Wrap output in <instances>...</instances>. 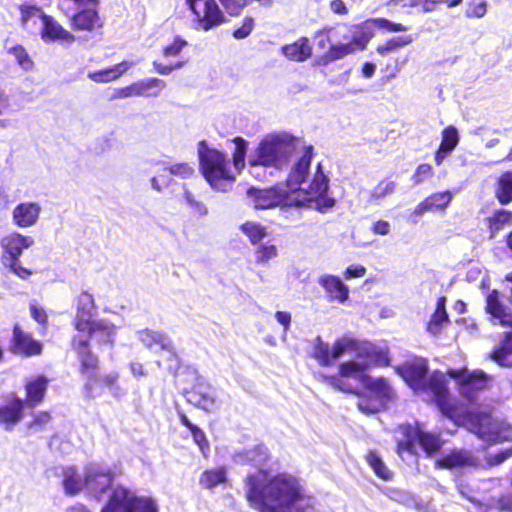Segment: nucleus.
<instances>
[{
  "label": "nucleus",
  "instance_id": "1",
  "mask_svg": "<svg viewBox=\"0 0 512 512\" xmlns=\"http://www.w3.org/2000/svg\"><path fill=\"white\" fill-rule=\"evenodd\" d=\"M427 362L415 359L398 369L405 382L417 394L426 395L435 401L441 413L457 425L465 426L469 431L488 443H497L512 439V427L504 421L492 419L486 412H476L451 401L447 389V380L443 373L434 372L429 378Z\"/></svg>",
  "mask_w": 512,
  "mask_h": 512
},
{
  "label": "nucleus",
  "instance_id": "2",
  "mask_svg": "<svg viewBox=\"0 0 512 512\" xmlns=\"http://www.w3.org/2000/svg\"><path fill=\"white\" fill-rule=\"evenodd\" d=\"M244 487L249 505L258 512H310L315 507V498L290 473L259 469L246 476Z\"/></svg>",
  "mask_w": 512,
  "mask_h": 512
},
{
  "label": "nucleus",
  "instance_id": "3",
  "mask_svg": "<svg viewBox=\"0 0 512 512\" xmlns=\"http://www.w3.org/2000/svg\"><path fill=\"white\" fill-rule=\"evenodd\" d=\"M346 353L354 355V359L341 363L338 374L324 377L329 385L343 392L355 391V387L350 383V377H360L365 368L388 364L386 352L370 342L342 337L330 347L319 336L313 341L312 357L320 366H331L336 359Z\"/></svg>",
  "mask_w": 512,
  "mask_h": 512
},
{
  "label": "nucleus",
  "instance_id": "4",
  "mask_svg": "<svg viewBox=\"0 0 512 512\" xmlns=\"http://www.w3.org/2000/svg\"><path fill=\"white\" fill-rule=\"evenodd\" d=\"M312 146L303 147V153L297 162L291 167L286 180V188L290 194L299 195V192H307L301 207H308L320 212H325L333 207L335 200L328 196V178L322 171L320 163L317 164L312 174L310 165L312 160Z\"/></svg>",
  "mask_w": 512,
  "mask_h": 512
},
{
  "label": "nucleus",
  "instance_id": "5",
  "mask_svg": "<svg viewBox=\"0 0 512 512\" xmlns=\"http://www.w3.org/2000/svg\"><path fill=\"white\" fill-rule=\"evenodd\" d=\"M300 141L288 133L266 135L249 156L251 167L264 166L282 169L299 149Z\"/></svg>",
  "mask_w": 512,
  "mask_h": 512
},
{
  "label": "nucleus",
  "instance_id": "6",
  "mask_svg": "<svg viewBox=\"0 0 512 512\" xmlns=\"http://www.w3.org/2000/svg\"><path fill=\"white\" fill-rule=\"evenodd\" d=\"M198 157L200 170L211 188L219 192L231 190L237 173L231 168L227 155L201 141Z\"/></svg>",
  "mask_w": 512,
  "mask_h": 512
},
{
  "label": "nucleus",
  "instance_id": "7",
  "mask_svg": "<svg viewBox=\"0 0 512 512\" xmlns=\"http://www.w3.org/2000/svg\"><path fill=\"white\" fill-rule=\"evenodd\" d=\"M370 368H365L360 377H350V383L355 387L353 393H357L361 384L365 393L359 398L357 406L359 410L367 415L375 414L384 409L389 401L394 398V390L383 378H373L366 374Z\"/></svg>",
  "mask_w": 512,
  "mask_h": 512
},
{
  "label": "nucleus",
  "instance_id": "8",
  "mask_svg": "<svg viewBox=\"0 0 512 512\" xmlns=\"http://www.w3.org/2000/svg\"><path fill=\"white\" fill-rule=\"evenodd\" d=\"M373 19H369L359 25H341L333 32V38L342 39V45L332 49L330 58H344L357 50H364L373 37Z\"/></svg>",
  "mask_w": 512,
  "mask_h": 512
},
{
  "label": "nucleus",
  "instance_id": "9",
  "mask_svg": "<svg viewBox=\"0 0 512 512\" xmlns=\"http://www.w3.org/2000/svg\"><path fill=\"white\" fill-rule=\"evenodd\" d=\"M156 500L150 496L137 495L124 486H116L101 512H158Z\"/></svg>",
  "mask_w": 512,
  "mask_h": 512
},
{
  "label": "nucleus",
  "instance_id": "10",
  "mask_svg": "<svg viewBox=\"0 0 512 512\" xmlns=\"http://www.w3.org/2000/svg\"><path fill=\"white\" fill-rule=\"evenodd\" d=\"M59 8L71 18L77 30L93 31L102 26L98 15V0H60Z\"/></svg>",
  "mask_w": 512,
  "mask_h": 512
},
{
  "label": "nucleus",
  "instance_id": "11",
  "mask_svg": "<svg viewBox=\"0 0 512 512\" xmlns=\"http://www.w3.org/2000/svg\"><path fill=\"white\" fill-rule=\"evenodd\" d=\"M307 192H299L298 196L290 194L288 190L279 187H270L267 189L250 188L248 190V198L255 209L265 210L278 206H297L304 203Z\"/></svg>",
  "mask_w": 512,
  "mask_h": 512
},
{
  "label": "nucleus",
  "instance_id": "12",
  "mask_svg": "<svg viewBox=\"0 0 512 512\" xmlns=\"http://www.w3.org/2000/svg\"><path fill=\"white\" fill-rule=\"evenodd\" d=\"M399 430L403 436L398 440V454L401 457H403L404 452L416 454L418 446L427 455H432L441 448L440 439L433 434L422 432L410 425L401 426Z\"/></svg>",
  "mask_w": 512,
  "mask_h": 512
},
{
  "label": "nucleus",
  "instance_id": "13",
  "mask_svg": "<svg viewBox=\"0 0 512 512\" xmlns=\"http://www.w3.org/2000/svg\"><path fill=\"white\" fill-rule=\"evenodd\" d=\"M185 4L193 14V22L199 30L209 31L226 21L216 0H185Z\"/></svg>",
  "mask_w": 512,
  "mask_h": 512
},
{
  "label": "nucleus",
  "instance_id": "14",
  "mask_svg": "<svg viewBox=\"0 0 512 512\" xmlns=\"http://www.w3.org/2000/svg\"><path fill=\"white\" fill-rule=\"evenodd\" d=\"M451 378L457 380L461 395L471 404L477 402V393L487 386V375L479 370L468 371L467 369L448 371Z\"/></svg>",
  "mask_w": 512,
  "mask_h": 512
},
{
  "label": "nucleus",
  "instance_id": "15",
  "mask_svg": "<svg viewBox=\"0 0 512 512\" xmlns=\"http://www.w3.org/2000/svg\"><path fill=\"white\" fill-rule=\"evenodd\" d=\"M115 473L110 467L98 463H90L86 466L87 491L94 497H100L111 487Z\"/></svg>",
  "mask_w": 512,
  "mask_h": 512
},
{
  "label": "nucleus",
  "instance_id": "16",
  "mask_svg": "<svg viewBox=\"0 0 512 512\" xmlns=\"http://www.w3.org/2000/svg\"><path fill=\"white\" fill-rule=\"evenodd\" d=\"M166 83L159 78H145L117 90V98L158 97Z\"/></svg>",
  "mask_w": 512,
  "mask_h": 512
},
{
  "label": "nucleus",
  "instance_id": "17",
  "mask_svg": "<svg viewBox=\"0 0 512 512\" xmlns=\"http://www.w3.org/2000/svg\"><path fill=\"white\" fill-rule=\"evenodd\" d=\"M25 402L15 394H9L0 399V424L5 425L7 430L21 421Z\"/></svg>",
  "mask_w": 512,
  "mask_h": 512
},
{
  "label": "nucleus",
  "instance_id": "18",
  "mask_svg": "<svg viewBox=\"0 0 512 512\" xmlns=\"http://www.w3.org/2000/svg\"><path fill=\"white\" fill-rule=\"evenodd\" d=\"M34 244V239L31 236L22 235L14 232L0 240V246L3 249L1 255V262L8 260H17L22 255L24 249H28Z\"/></svg>",
  "mask_w": 512,
  "mask_h": 512
},
{
  "label": "nucleus",
  "instance_id": "19",
  "mask_svg": "<svg viewBox=\"0 0 512 512\" xmlns=\"http://www.w3.org/2000/svg\"><path fill=\"white\" fill-rule=\"evenodd\" d=\"M11 351L14 354L26 357L37 356L42 353V344L35 340L31 334L23 331L18 325H15Z\"/></svg>",
  "mask_w": 512,
  "mask_h": 512
},
{
  "label": "nucleus",
  "instance_id": "20",
  "mask_svg": "<svg viewBox=\"0 0 512 512\" xmlns=\"http://www.w3.org/2000/svg\"><path fill=\"white\" fill-rule=\"evenodd\" d=\"M41 211L42 208L38 202H21L12 210V222L19 228L32 227L38 222Z\"/></svg>",
  "mask_w": 512,
  "mask_h": 512
},
{
  "label": "nucleus",
  "instance_id": "21",
  "mask_svg": "<svg viewBox=\"0 0 512 512\" xmlns=\"http://www.w3.org/2000/svg\"><path fill=\"white\" fill-rule=\"evenodd\" d=\"M318 284L331 302L343 304L349 299V287L338 276L323 274L318 278Z\"/></svg>",
  "mask_w": 512,
  "mask_h": 512
},
{
  "label": "nucleus",
  "instance_id": "22",
  "mask_svg": "<svg viewBox=\"0 0 512 512\" xmlns=\"http://www.w3.org/2000/svg\"><path fill=\"white\" fill-rule=\"evenodd\" d=\"M40 35L45 43L61 42L71 44L75 41V36L49 15L43 18Z\"/></svg>",
  "mask_w": 512,
  "mask_h": 512
},
{
  "label": "nucleus",
  "instance_id": "23",
  "mask_svg": "<svg viewBox=\"0 0 512 512\" xmlns=\"http://www.w3.org/2000/svg\"><path fill=\"white\" fill-rule=\"evenodd\" d=\"M72 348L77 353L78 359L81 363V373H94L98 367V358L91 352L88 338H84L80 334L74 336L72 340Z\"/></svg>",
  "mask_w": 512,
  "mask_h": 512
},
{
  "label": "nucleus",
  "instance_id": "24",
  "mask_svg": "<svg viewBox=\"0 0 512 512\" xmlns=\"http://www.w3.org/2000/svg\"><path fill=\"white\" fill-rule=\"evenodd\" d=\"M94 308L95 303L92 294L84 291L77 297L76 314L73 324L78 332H84L88 328V323L93 321L91 317Z\"/></svg>",
  "mask_w": 512,
  "mask_h": 512
},
{
  "label": "nucleus",
  "instance_id": "25",
  "mask_svg": "<svg viewBox=\"0 0 512 512\" xmlns=\"http://www.w3.org/2000/svg\"><path fill=\"white\" fill-rule=\"evenodd\" d=\"M139 341L148 349L159 348L175 356V347L171 338L162 331L143 329L137 332Z\"/></svg>",
  "mask_w": 512,
  "mask_h": 512
},
{
  "label": "nucleus",
  "instance_id": "26",
  "mask_svg": "<svg viewBox=\"0 0 512 512\" xmlns=\"http://www.w3.org/2000/svg\"><path fill=\"white\" fill-rule=\"evenodd\" d=\"M117 326L107 319L93 320L88 323V328L84 330L88 336L86 338H95L100 343L113 344L116 334Z\"/></svg>",
  "mask_w": 512,
  "mask_h": 512
},
{
  "label": "nucleus",
  "instance_id": "27",
  "mask_svg": "<svg viewBox=\"0 0 512 512\" xmlns=\"http://www.w3.org/2000/svg\"><path fill=\"white\" fill-rule=\"evenodd\" d=\"M188 400L207 412H212L217 408L215 389L203 383H198L194 387L193 391L188 394Z\"/></svg>",
  "mask_w": 512,
  "mask_h": 512
},
{
  "label": "nucleus",
  "instance_id": "28",
  "mask_svg": "<svg viewBox=\"0 0 512 512\" xmlns=\"http://www.w3.org/2000/svg\"><path fill=\"white\" fill-rule=\"evenodd\" d=\"M281 53L290 61L304 62L312 55V46L307 37H301L293 43L281 47Z\"/></svg>",
  "mask_w": 512,
  "mask_h": 512
},
{
  "label": "nucleus",
  "instance_id": "29",
  "mask_svg": "<svg viewBox=\"0 0 512 512\" xmlns=\"http://www.w3.org/2000/svg\"><path fill=\"white\" fill-rule=\"evenodd\" d=\"M476 465H478L477 458L466 450H453L448 455L436 461L437 467L447 469Z\"/></svg>",
  "mask_w": 512,
  "mask_h": 512
},
{
  "label": "nucleus",
  "instance_id": "30",
  "mask_svg": "<svg viewBox=\"0 0 512 512\" xmlns=\"http://www.w3.org/2000/svg\"><path fill=\"white\" fill-rule=\"evenodd\" d=\"M452 198L453 195L450 191L433 193L415 207L414 213L422 215L426 212L444 210L448 207Z\"/></svg>",
  "mask_w": 512,
  "mask_h": 512
},
{
  "label": "nucleus",
  "instance_id": "31",
  "mask_svg": "<svg viewBox=\"0 0 512 512\" xmlns=\"http://www.w3.org/2000/svg\"><path fill=\"white\" fill-rule=\"evenodd\" d=\"M449 323L450 320L446 311V297L442 296L436 302L435 310L427 322L426 330L433 336H437Z\"/></svg>",
  "mask_w": 512,
  "mask_h": 512
},
{
  "label": "nucleus",
  "instance_id": "32",
  "mask_svg": "<svg viewBox=\"0 0 512 512\" xmlns=\"http://www.w3.org/2000/svg\"><path fill=\"white\" fill-rule=\"evenodd\" d=\"M48 379L44 376H36L28 380L25 384L26 401L25 405L33 407L38 405L44 399L48 386Z\"/></svg>",
  "mask_w": 512,
  "mask_h": 512
},
{
  "label": "nucleus",
  "instance_id": "33",
  "mask_svg": "<svg viewBox=\"0 0 512 512\" xmlns=\"http://www.w3.org/2000/svg\"><path fill=\"white\" fill-rule=\"evenodd\" d=\"M135 64L136 62L134 61H122L112 67L90 72L88 73V78L96 83H108L121 77Z\"/></svg>",
  "mask_w": 512,
  "mask_h": 512
},
{
  "label": "nucleus",
  "instance_id": "34",
  "mask_svg": "<svg viewBox=\"0 0 512 512\" xmlns=\"http://www.w3.org/2000/svg\"><path fill=\"white\" fill-rule=\"evenodd\" d=\"M63 488L66 494L76 495L83 489L87 490L86 468L84 475H81L74 467H67L63 471Z\"/></svg>",
  "mask_w": 512,
  "mask_h": 512
},
{
  "label": "nucleus",
  "instance_id": "35",
  "mask_svg": "<svg viewBox=\"0 0 512 512\" xmlns=\"http://www.w3.org/2000/svg\"><path fill=\"white\" fill-rule=\"evenodd\" d=\"M490 358L500 366L512 367V332L505 334L504 339L491 352Z\"/></svg>",
  "mask_w": 512,
  "mask_h": 512
},
{
  "label": "nucleus",
  "instance_id": "36",
  "mask_svg": "<svg viewBox=\"0 0 512 512\" xmlns=\"http://www.w3.org/2000/svg\"><path fill=\"white\" fill-rule=\"evenodd\" d=\"M462 0H390L389 4L401 8H421L423 13L432 12L436 4L448 2L449 7L458 5Z\"/></svg>",
  "mask_w": 512,
  "mask_h": 512
},
{
  "label": "nucleus",
  "instance_id": "37",
  "mask_svg": "<svg viewBox=\"0 0 512 512\" xmlns=\"http://www.w3.org/2000/svg\"><path fill=\"white\" fill-rule=\"evenodd\" d=\"M268 459L267 448L259 445L254 449H249L235 454L234 461L238 464H251L253 466H262Z\"/></svg>",
  "mask_w": 512,
  "mask_h": 512
},
{
  "label": "nucleus",
  "instance_id": "38",
  "mask_svg": "<svg viewBox=\"0 0 512 512\" xmlns=\"http://www.w3.org/2000/svg\"><path fill=\"white\" fill-rule=\"evenodd\" d=\"M337 31L336 28H328L319 30L315 33V37L318 38L317 46L321 49H325L327 45H329V49L326 51V53L322 56V60L324 63H329L335 60H338L339 58H330L332 49L335 46L342 45V39H335L333 38V32Z\"/></svg>",
  "mask_w": 512,
  "mask_h": 512
},
{
  "label": "nucleus",
  "instance_id": "39",
  "mask_svg": "<svg viewBox=\"0 0 512 512\" xmlns=\"http://www.w3.org/2000/svg\"><path fill=\"white\" fill-rule=\"evenodd\" d=\"M495 197L502 205L512 202V171H506L498 177Z\"/></svg>",
  "mask_w": 512,
  "mask_h": 512
},
{
  "label": "nucleus",
  "instance_id": "40",
  "mask_svg": "<svg viewBox=\"0 0 512 512\" xmlns=\"http://www.w3.org/2000/svg\"><path fill=\"white\" fill-rule=\"evenodd\" d=\"M21 22L26 30H34L38 24L43 22L46 14L41 8L32 5H23L20 7Z\"/></svg>",
  "mask_w": 512,
  "mask_h": 512
},
{
  "label": "nucleus",
  "instance_id": "41",
  "mask_svg": "<svg viewBox=\"0 0 512 512\" xmlns=\"http://www.w3.org/2000/svg\"><path fill=\"white\" fill-rule=\"evenodd\" d=\"M490 238L495 237L496 233L504 226L512 223V212L504 209L496 210L487 218Z\"/></svg>",
  "mask_w": 512,
  "mask_h": 512
},
{
  "label": "nucleus",
  "instance_id": "42",
  "mask_svg": "<svg viewBox=\"0 0 512 512\" xmlns=\"http://www.w3.org/2000/svg\"><path fill=\"white\" fill-rule=\"evenodd\" d=\"M486 311L495 319L499 320L500 323L503 324L507 322L509 315L504 305L500 303L496 290L491 291L486 297Z\"/></svg>",
  "mask_w": 512,
  "mask_h": 512
},
{
  "label": "nucleus",
  "instance_id": "43",
  "mask_svg": "<svg viewBox=\"0 0 512 512\" xmlns=\"http://www.w3.org/2000/svg\"><path fill=\"white\" fill-rule=\"evenodd\" d=\"M226 474V469L224 467L206 470L200 477V484L206 489H213L217 485L226 482Z\"/></svg>",
  "mask_w": 512,
  "mask_h": 512
},
{
  "label": "nucleus",
  "instance_id": "44",
  "mask_svg": "<svg viewBox=\"0 0 512 512\" xmlns=\"http://www.w3.org/2000/svg\"><path fill=\"white\" fill-rule=\"evenodd\" d=\"M413 37L411 35H403L398 37H393L386 42L379 44L376 48V51L381 56H386L390 53L398 51L400 48L407 46L413 42Z\"/></svg>",
  "mask_w": 512,
  "mask_h": 512
},
{
  "label": "nucleus",
  "instance_id": "45",
  "mask_svg": "<svg viewBox=\"0 0 512 512\" xmlns=\"http://www.w3.org/2000/svg\"><path fill=\"white\" fill-rule=\"evenodd\" d=\"M396 188V183L392 180L380 181L371 191L369 197V203L379 204L382 199L386 196L391 195Z\"/></svg>",
  "mask_w": 512,
  "mask_h": 512
},
{
  "label": "nucleus",
  "instance_id": "46",
  "mask_svg": "<svg viewBox=\"0 0 512 512\" xmlns=\"http://www.w3.org/2000/svg\"><path fill=\"white\" fill-rule=\"evenodd\" d=\"M366 461L379 478L383 480H390L392 478L391 471L375 452L369 451L366 455Z\"/></svg>",
  "mask_w": 512,
  "mask_h": 512
},
{
  "label": "nucleus",
  "instance_id": "47",
  "mask_svg": "<svg viewBox=\"0 0 512 512\" xmlns=\"http://www.w3.org/2000/svg\"><path fill=\"white\" fill-rule=\"evenodd\" d=\"M233 142L235 143V150L233 152V169L237 174H239L245 166L247 141L243 138L236 137Z\"/></svg>",
  "mask_w": 512,
  "mask_h": 512
},
{
  "label": "nucleus",
  "instance_id": "48",
  "mask_svg": "<svg viewBox=\"0 0 512 512\" xmlns=\"http://www.w3.org/2000/svg\"><path fill=\"white\" fill-rule=\"evenodd\" d=\"M240 228L253 244L258 243L266 236L265 227L256 222H246Z\"/></svg>",
  "mask_w": 512,
  "mask_h": 512
},
{
  "label": "nucleus",
  "instance_id": "49",
  "mask_svg": "<svg viewBox=\"0 0 512 512\" xmlns=\"http://www.w3.org/2000/svg\"><path fill=\"white\" fill-rule=\"evenodd\" d=\"M459 143L458 130L454 126H448L442 131L440 147L452 152Z\"/></svg>",
  "mask_w": 512,
  "mask_h": 512
},
{
  "label": "nucleus",
  "instance_id": "50",
  "mask_svg": "<svg viewBox=\"0 0 512 512\" xmlns=\"http://www.w3.org/2000/svg\"><path fill=\"white\" fill-rule=\"evenodd\" d=\"M508 511L512 512V495L502 496L499 499H491L486 505L485 512Z\"/></svg>",
  "mask_w": 512,
  "mask_h": 512
},
{
  "label": "nucleus",
  "instance_id": "51",
  "mask_svg": "<svg viewBox=\"0 0 512 512\" xmlns=\"http://www.w3.org/2000/svg\"><path fill=\"white\" fill-rule=\"evenodd\" d=\"M278 254L277 247L273 244H261L257 247L255 256L258 263H266Z\"/></svg>",
  "mask_w": 512,
  "mask_h": 512
},
{
  "label": "nucleus",
  "instance_id": "52",
  "mask_svg": "<svg viewBox=\"0 0 512 512\" xmlns=\"http://www.w3.org/2000/svg\"><path fill=\"white\" fill-rule=\"evenodd\" d=\"M184 199L194 214L198 216H206L208 214L207 206L203 202L198 201L187 189H184Z\"/></svg>",
  "mask_w": 512,
  "mask_h": 512
},
{
  "label": "nucleus",
  "instance_id": "53",
  "mask_svg": "<svg viewBox=\"0 0 512 512\" xmlns=\"http://www.w3.org/2000/svg\"><path fill=\"white\" fill-rule=\"evenodd\" d=\"M165 170L182 179L190 178L195 172L193 165L186 162L171 164Z\"/></svg>",
  "mask_w": 512,
  "mask_h": 512
},
{
  "label": "nucleus",
  "instance_id": "54",
  "mask_svg": "<svg viewBox=\"0 0 512 512\" xmlns=\"http://www.w3.org/2000/svg\"><path fill=\"white\" fill-rule=\"evenodd\" d=\"M8 52L15 58L17 63L23 69L28 70L32 67L33 63L31 61L30 57L28 56L26 50L24 49V47L17 45V46L11 47L8 50Z\"/></svg>",
  "mask_w": 512,
  "mask_h": 512
},
{
  "label": "nucleus",
  "instance_id": "55",
  "mask_svg": "<svg viewBox=\"0 0 512 512\" xmlns=\"http://www.w3.org/2000/svg\"><path fill=\"white\" fill-rule=\"evenodd\" d=\"M86 375L87 380L84 384V393L87 398L91 399L101 394V389L99 388L101 383L95 373H88Z\"/></svg>",
  "mask_w": 512,
  "mask_h": 512
},
{
  "label": "nucleus",
  "instance_id": "56",
  "mask_svg": "<svg viewBox=\"0 0 512 512\" xmlns=\"http://www.w3.org/2000/svg\"><path fill=\"white\" fill-rule=\"evenodd\" d=\"M1 264L21 279H27L29 276L32 275L31 270H29L21 265L20 258H17V260L13 259V260L4 261V262H1Z\"/></svg>",
  "mask_w": 512,
  "mask_h": 512
},
{
  "label": "nucleus",
  "instance_id": "57",
  "mask_svg": "<svg viewBox=\"0 0 512 512\" xmlns=\"http://www.w3.org/2000/svg\"><path fill=\"white\" fill-rule=\"evenodd\" d=\"M188 45L187 41L176 36L173 41L163 48V55L165 57H175Z\"/></svg>",
  "mask_w": 512,
  "mask_h": 512
},
{
  "label": "nucleus",
  "instance_id": "58",
  "mask_svg": "<svg viewBox=\"0 0 512 512\" xmlns=\"http://www.w3.org/2000/svg\"><path fill=\"white\" fill-rule=\"evenodd\" d=\"M51 420L48 412L40 411L33 415V420L28 424V429L38 431L43 429Z\"/></svg>",
  "mask_w": 512,
  "mask_h": 512
},
{
  "label": "nucleus",
  "instance_id": "59",
  "mask_svg": "<svg viewBox=\"0 0 512 512\" xmlns=\"http://www.w3.org/2000/svg\"><path fill=\"white\" fill-rule=\"evenodd\" d=\"M373 22L375 26L383 28L389 32H403L408 30L407 26L401 23L392 22L385 18H373Z\"/></svg>",
  "mask_w": 512,
  "mask_h": 512
},
{
  "label": "nucleus",
  "instance_id": "60",
  "mask_svg": "<svg viewBox=\"0 0 512 512\" xmlns=\"http://www.w3.org/2000/svg\"><path fill=\"white\" fill-rule=\"evenodd\" d=\"M433 175V168L430 164L423 163L420 164L414 175L412 176L413 182L415 184H420L430 178Z\"/></svg>",
  "mask_w": 512,
  "mask_h": 512
},
{
  "label": "nucleus",
  "instance_id": "61",
  "mask_svg": "<svg viewBox=\"0 0 512 512\" xmlns=\"http://www.w3.org/2000/svg\"><path fill=\"white\" fill-rule=\"evenodd\" d=\"M118 380V372H110L99 377L101 385L107 387L114 394L117 390H119Z\"/></svg>",
  "mask_w": 512,
  "mask_h": 512
},
{
  "label": "nucleus",
  "instance_id": "62",
  "mask_svg": "<svg viewBox=\"0 0 512 512\" xmlns=\"http://www.w3.org/2000/svg\"><path fill=\"white\" fill-rule=\"evenodd\" d=\"M230 15H238L241 10L249 5V0H220Z\"/></svg>",
  "mask_w": 512,
  "mask_h": 512
},
{
  "label": "nucleus",
  "instance_id": "63",
  "mask_svg": "<svg viewBox=\"0 0 512 512\" xmlns=\"http://www.w3.org/2000/svg\"><path fill=\"white\" fill-rule=\"evenodd\" d=\"M254 20L252 18H245L240 28L233 32L236 39H244L249 36L253 30Z\"/></svg>",
  "mask_w": 512,
  "mask_h": 512
},
{
  "label": "nucleus",
  "instance_id": "64",
  "mask_svg": "<svg viewBox=\"0 0 512 512\" xmlns=\"http://www.w3.org/2000/svg\"><path fill=\"white\" fill-rule=\"evenodd\" d=\"M366 274V268L360 264L350 265L344 272L345 279L361 278Z\"/></svg>",
  "mask_w": 512,
  "mask_h": 512
}]
</instances>
